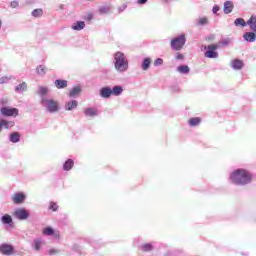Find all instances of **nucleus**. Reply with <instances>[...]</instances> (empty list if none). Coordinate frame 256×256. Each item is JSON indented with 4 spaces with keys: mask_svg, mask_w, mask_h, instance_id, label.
I'll return each mask as SVG.
<instances>
[{
    "mask_svg": "<svg viewBox=\"0 0 256 256\" xmlns=\"http://www.w3.org/2000/svg\"><path fill=\"white\" fill-rule=\"evenodd\" d=\"M253 176L245 169H237L230 174V181L235 185H247Z\"/></svg>",
    "mask_w": 256,
    "mask_h": 256,
    "instance_id": "obj_1",
    "label": "nucleus"
},
{
    "mask_svg": "<svg viewBox=\"0 0 256 256\" xmlns=\"http://www.w3.org/2000/svg\"><path fill=\"white\" fill-rule=\"evenodd\" d=\"M114 67L119 73H124V71L129 69V61L123 52H116L114 54Z\"/></svg>",
    "mask_w": 256,
    "mask_h": 256,
    "instance_id": "obj_2",
    "label": "nucleus"
},
{
    "mask_svg": "<svg viewBox=\"0 0 256 256\" xmlns=\"http://www.w3.org/2000/svg\"><path fill=\"white\" fill-rule=\"evenodd\" d=\"M41 103L49 113H57L59 111V102L57 100L42 98Z\"/></svg>",
    "mask_w": 256,
    "mask_h": 256,
    "instance_id": "obj_3",
    "label": "nucleus"
},
{
    "mask_svg": "<svg viewBox=\"0 0 256 256\" xmlns=\"http://www.w3.org/2000/svg\"><path fill=\"white\" fill-rule=\"evenodd\" d=\"M205 53L204 56L207 59H217L219 57V53H217V49H219V46L217 44H211L208 46H204Z\"/></svg>",
    "mask_w": 256,
    "mask_h": 256,
    "instance_id": "obj_4",
    "label": "nucleus"
},
{
    "mask_svg": "<svg viewBox=\"0 0 256 256\" xmlns=\"http://www.w3.org/2000/svg\"><path fill=\"white\" fill-rule=\"evenodd\" d=\"M186 41L185 35L182 34L179 37L172 39L171 48L174 49V51H181L185 46Z\"/></svg>",
    "mask_w": 256,
    "mask_h": 256,
    "instance_id": "obj_5",
    "label": "nucleus"
},
{
    "mask_svg": "<svg viewBox=\"0 0 256 256\" xmlns=\"http://www.w3.org/2000/svg\"><path fill=\"white\" fill-rule=\"evenodd\" d=\"M0 115L4 117H17L19 110L17 108L2 107L0 109Z\"/></svg>",
    "mask_w": 256,
    "mask_h": 256,
    "instance_id": "obj_6",
    "label": "nucleus"
},
{
    "mask_svg": "<svg viewBox=\"0 0 256 256\" xmlns=\"http://www.w3.org/2000/svg\"><path fill=\"white\" fill-rule=\"evenodd\" d=\"M0 253L2 255H13V253H15V248L10 244H1Z\"/></svg>",
    "mask_w": 256,
    "mask_h": 256,
    "instance_id": "obj_7",
    "label": "nucleus"
},
{
    "mask_svg": "<svg viewBox=\"0 0 256 256\" xmlns=\"http://www.w3.org/2000/svg\"><path fill=\"white\" fill-rule=\"evenodd\" d=\"M25 198H26V196L23 192L15 193L12 196V201H13V203H15V205H21V203H23L25 201Z\"/></svg>",
    "mask_w": 256,
    "mask_h": 256,
    "instance_id": "obj_8",
    "label": "nucleus"
},
{
    "mask_svg": "<svg viewBox=\"0 0 256 256\" xmlns=\"http://www.w3.org/2000/svg\"><path fill=\"white\" fill-rule=\"evenodd\" d=\"M16 219H20V221H23L25 219L29 218V212L25 209H18L14 213Z\"/></svg>",
    "mask_w": 256,
    "mask_h": 256,
    "instance_id": "obj_9",
    "label": "nucleus"
},
{
    "mask_svg": "<svg viewBox=\"0 0 256 256\" xmlns=\"http://www.w3.org/2000/svg\"><path fill=\"white\" fill-rule=\"evenodd\" d=\"M43 235H48V236L53 235L56 239H59V237H61V234L59 233V231H55L51 227L44 228Z\"/></svg>",
    "mask_w": 256,
    "mask_h": 256,
    "instance_id": "obj_10",
    "label": "nucleus"
},
{
    "mask_svg": "<svg viewBox=\"0 0 256 256\" xmlns=\"http://www.w3.org/2000/svg\"><path fill=\"white\" fill-rule=\"evenodd\" d=\"M3 127L4 129H11V127H15V122L0 119V131H2Z\"/></svg>",
    "mask_w": 256,
    "mask_h": 256,
    "instance_id": "obj_11",
    "label": "nucleus"
},
{
    "mask_svg": "<svg viewBox=\"0 0 256 256\" xmlns=\"http://www.w3.org/2000/svg\"><path fill=\"white\" fill-rule=\"evenodd\" d=\"M84 115L86 117H97L99 115V110H97V108H86L84 110Z\"/></svg>",
    "mask_w": 256,
    "mask_h": 256,
    "instance_id": "obj_12",
    "label": "nucleus"
},
{
    "mask_svg": "<svg viewBox=\"0 0 256 256\" xmlns=\"http://www.w3.org/2000/svg\"><path fill=\"white\" fill-rule=\"evenodd\" d=\"M112 94V89L109 87H103L100 90V96L103 97V99H109V97H111Z\"/></svg>",
    "mask_w": 256,
    "mask_h": 256,
    "instance_id": "obj_13",
    "label": "nucleus"
},
{
    "mask_svg": "<svg viewBox=\"0 0 256 256\" xmlns=\"http://www.w3.org/2000/svg\"><path fill=\"white\" fill-rule=\"evenodd\" d=\"M246 25H249L250 29L256 33V16L252 15L250 19L246 22Z\"/></svg>",
    "mask_w": 256,
    "mask_h": 256,
    "instance_id": "obj_14",
    "label": "nucleus"
},
{
    "mask_svg": "<svg viewBox=\"0 0 256 256\" xmlns=\"http://www.w3.org/2000/svg\"><path fill=\"white\" fill-rule=\"evenodd\" d=\"M243 37L245 41H248L249 43H254L256 39V35L254 32H246Z\"/></svg>",
    "mask_w": 256,
    "mask_h": 256,
    "instance_id": "obj_15",
    "label": "nucleus"
},
{
    "mask_svg": "<svg viewBox=\"0 0 256 256\" xmlns=\"http://www.w3.org/2000/svg\"><path fill=\"white\" fill-rule=\"evenodd\" d=\"M73 165H75L73 159H68L63 165L64 171H71L73 169Z\"/></svg>",
    "mask_w": 256,
    "mask_h": 256,
    "instance_id": "obj_16",
    "label": "nucleus"
},
{
    "mask_svg": "<svg viewBox=\"0 0 256 256\" xmlns=\"http://www.w3.org/2000/svg\"><path fill=\"white\" fill-rule=\"evenodd\" d=\"M233 2H231V1H226L225 3H224V13H226V14H229V13H231L232 11H233Z\"/></svg>",
    "mask_w": 256,
    "mask_h": 256,
    "instance_id": "obj_17",
    "label": "nucleus"
},
{
    "mask_svg": "<svg viewBox=\"0 0 256 256\" xmlns=\"http://www.w3.org/2000/svg\"><path fill=\"white\" fill-rule=\"evenodd\" d=\"M20 140H21V134H19V132H14L10 134L11 143H19Z\"/></svg>",
    "mask_w": 256,
    "mask_h": 256,
    "instance_id": "obj_18",
    "label": "nucleus"
},
{
    "mask_svg": "<svg viewBox=\"0 0 256 256\" xmlns=\"http://www.w3.org/2000/svg\"><path fill=\"white\" fill-rule=\"evenodd\" d=\"M54 85H56L57 89H65L67 87V80L58 79L54 82Z\"/></svg>",
    "mask_w": 256,
    "mask_h": 256,
    "instance_id": "obj_19",
    "label": "nucleus"
},
{
    "mask_svg": "<svg viewBox=\"0 0 256 256\" xmlns=\"http://www.w3.org/2000/svg\"><path fill=\"white\" fill-rule=\"evenodd\" d=\"M188 123L190 127H197V125L201 123V118L200 117L190 118L188 120Z\"/></svg>",
    "mask_w": 256,
    "mask_h": 256,
    "instance_id": "obj_20",
    "label": "nucleus"
},
{
    "mask_svg": "<svg viewBox=\"0 0 256 256\" xmlns=\"http://www.w3.org/2000/svg\"><path fill=\"white\" fill-rule=\"evenodd\" d=\"M72 29L74 31H81V29H85V22L84 21H78L73 26Z\"/></svg>",
    "mask_w": 256,
    "mask_h": 256,
    "instance_id": "obj_21",
    "label": "nucleus"
},
{
    "mask_svg": "<svg viewBox=\"0 0 256 256\" xmlns=\"http://www.w3.org/2000/svg\"><path fill=\"white\" fill-rule=\"evenodd\" d=\"M231 65L233 69H243V61L239 59L233 60Z\"/></svg>",
    "mask_w": 256,
    "mask_h": 256,
    "instance_id": "obj_22",
    "label": "nucleus"
},
{
    "mask_svg": "<svg viewBox=\"0 0 256 256\" xmlns=\"http://www.w3.org/2000/svg\"><path fill=\"white\" fill-rule=\"evenodd\" d=\"M121 93H123V87H121V86H114L112 88V95L119 96V95H121Z\"/></svg>",
    "mask_w": 256,
    "mask_h": 256,
    "instance_id": "obj_23",
    "label": "nucleus"
},
{
    "mask_svg": "<svg viewBox=\"0 0 256 256\" xmlns=\"http://www.w3.org/2000/svg\"><path fill=\"white\" fill-rule=\"evenodd\" d=\"M234 25H236V27H239V25H241V27H247V22H245V19L243 18H237L234 21Z\"/></svg>",
    "mask_w": 256,
    "mask_h": 256,
    "instance_id": "obj_24",
    "label": "nucleus"
},
{
    "mask_svg": "<svg viewBox=\"0 0 256 256\" xmlns=\"http://www.w3.org/2000/svg\"><path fill=\"white\" fill-rule=\"evenodd\" d=\"M66 110L67 111H71L72 109H76V107H77V101L76 100H73V101H71V102H68V103H66Z\"/></svg>",
    "mask_w": 256,
    "mask_h": 256,
    "instance_id": "obj_25",
    "label": "nucleus"
},
{
    "mask_svg": "<svg viewBox=\"0 0 256 256\" xmlns=\"http://www.w3.org/2000/svg\"><path fill=\"white\" fill-rule=\"evenodd\" d=\"M151 65V58H145L143 63H142V69L143 71H147Z\"/></svg>",
    "mask_w": 256,
    "mask_h": 256,
    "instance_id": "obj_26",
    "label": "nucleus"
},
{
    "mask_svg": "<svg viewBox=\"0 0 256 256\" xmlns=\"http://www.w3.org/2000/svg\"><path fill=\"white\" fill-rule=\"evenodd\" d=\"M2 223H4L5 225H9V223H13V218L11 217V215H4L2 217Z\"/></svg>",
    "mask_w": 256,
    "mask_h": 256,
    "instance_id": "obj_27",
    "label": "nucleus"
},
{
    "mask_svg": "<svg viewBox=\"0 0 256 256\" xmlns=\"http://www.w3.org/2000/svg\"><path fill=\"white\" fill-rule=\"evenodd\" d=\"M177 71H179V73H182V74H187L189 73L190 70H189V66L181 65V66H178Z\"/></svg>",
    "mask_w": 256,
    "mask_h": 256,
    "instance_id": "obj_28",
    "label": "nucleus"
},
{
    "mask_svg": "<svg viewBox=\"0 0 256 256\" xmlns=\"http://www.w3.org/2000/svg\"><path fill=\"white\" fill-rule=\"evenodd\" d=\"M38 93L41 95V97H44V95H47L49 93V88L45 86H40Z\"/></svg>",
    "mask_w": 256,
    "mask_h": 256,
    "instance_id": "obj_29",
    "label": "nucleus"
},
{
    "mask_svg": "<svg viewBox=\"0 0 256 256\" xmlns=\"http://www.w3.org/2000/svg\"><path fill=\"white\" fill-rule=\"evenodd\" d=\"M43 16V9L38 8L32 11V17H42Z\"/></svg>",
    "mask_w": 256,
    "mask_h": 256,
    "instance_id": "obj_30",
    "label": "nucleus"
},
{
    "mask_svg": "<svg viewBox=\"0 0 256 256\" xmlns=\"http://www.w3.org/2000/svg\"><path fill=\"white\" fill-rule=\"evenodd\" d=\"M80 93H81V88L80 87H74L70 91L69 95H70V97H75V95H79Z\"/></svg>",
    "mask_w": 256,
    "mask_h": 256,
    "instance_id": "obj_31",
    "label": "nucleus"
},
{
    "mask_svg": "<svg viewBox=\"0 0 256 256\" xmlns=\"http://www.w3.org/2000/svg\"><path fill=\"white\" fill-rule=\"evenodd\" d=\"M141 249H142V251H144V253H147L149 251H153V245H151V244H143L141 246Z\"/></svg>",
    "mask_w": 256,
    "mask_h": 256,
    "instance_id": "obj_32",
    "label": "nucleus"
},
{
    "mask_svg": "<svg viewBox=\"0 0 256 256\" xmlns=\"http://www.w3.org/2000/svg\"><path fill=\"white\" fill-rule=\"evenodd\" d=\"M16 91H27V83L23 82L16 87Z\"/></svg>",
    "mask_w": 256,
    "mask_h": 256,
    "instance_id": "obj_33",
    "label": "nucleus"
},
{
    "mask_svg": "<svg viewBox=\"0 0 256 256\" xmlns=\"http://www.w3.org/2000/svg\"><path fill=\"white\" fill-rule=\"evenodd\" d=\"M45 66L43 65H39L37 68H36V71L38 73V75H45Z\"/></svg>",
    "mask_w": 256,
    "mask_h": 256,
    "instance_id": "obj_34",
    "label": "nucleus"
},
{
    "mask_svg": "<svg viewBox=\"0 0 256 256\" xmlns=\"http://www.w3.org/2000/svg\"><path fill=\"white\" fill-rule=\"evenodd\" d=\"M35 250L39 251L41 249L42 242L39 239L34 240Z\"/></svg>",
    "mask_w": 256,
    "mask_h": 256,
    "instance_id": "obj_35",
    "label": "nucleus"
},
{
    "mask_svg": "<svg viewBox=\"0 0 256 256\" xmlns=\"http://www.w3.org/2000/svg\"><path fill=\"white\" fill-rule=\"evenodd\" d=\"M207 23H209L207 17L200 18L198 21V25H207Z\"/></svg>",
    "mask_w": 256,
    "mask_h": 256,
    "instance_id": "obj_36",
    "label": "nucleus"
},
{
    "mask_svg": "<svg viewBox=\"0 0 256 256\" xmlns=\"http://www.w3.org/2000/svg\"><path fill=\"white\" fill-rule=\"evenodd\" d=\"M49 209L52 211H57V209H59V205H57L55 202H50Z\"/></svg>",
    "mask_w": 256,
    "mask_h": 256,
    "instance_id": "obj_37",
    "label": "nucleus"
},
{
    "mask_svg": "<svg viewBox=\"0 0 256 256\" xmlns=\"http://www.w3.org/2000/svg\"><path fill=\"white\" fill-rule=\"evenodd\" d=\"M101 15H105V13H109V8L107 6H103L99 9Z\"/></svg>",
    "mask_w": 256,
    "mask_h": 256,
    "instance_id": "obj_38",
    "label": "nucleus"
},
{
    "mask_svg": "<svg viewBox=\"0 0 256 256\" xmlns=\"http://www.w3.org/2000/svg\"><path fill=\"white\" fill-rule=\"evenodd\" d=\"M154 65L157 67L159 65H163V59L161 58H157L155 61H154Z\"/></svg>",
    "mask_w": 256,
    "mask_h": 256,
    "instance_id": "obj_39",
    "label": "nucleus"
},
{
    "mask_svg": "<svg viewBox=\"0 0 256 256\" xmlns=\"http://www.w3.org/2000/svg\"><path fill=\"white\" fill-rule=\"evenodd\" d=\"M176 59H177L178 61H181V60L185 59V56H184L183 54H181V53H177V54H176Z\"/></svg>",
    "mask_w": 256,
    "mask_h": 256,
    "instance_id": "obj_40",
    "label": "nucleus"
},
{
    "mask_svg": "<svg viewBox=\"0 0 256 256\" xmlns=\"http://www.w3.org/2000/svg\"><path fill=\"white\" fill-rule=\"evenodd\" d=\"M48 253H49V255H57V253H59V250L50 249Z\"/></svg>",
    "mask_w": 256,
    "mask_h": 256,
    "instance_id": "obj_41",
    "label": "nucleus"
},
{
    "mask_svg": "<svg viewBox=\"0 0 256 256\" xmlns=\"http://www.w3.org/2000/svg\"><path fill=\"white\" fill-rule=\"evenodd\" d=\"M92 20H93V15L88 14V16L86 17V21H92Z\"/></svg>",
    "mask_w": 256,
    "mask_h": 256,
    "instance_id": "obj_42",
    "label": "nucleus"
},
{
    "mask_svg": "<svg viewBox=\"0 0 256 256\" xmlns=\"http://www.w3.org/2000/svg\"><path fill=\"white\" fill-rule=\"evenodd\" d=\"M147 3V0H138L139 5H145Z\"/></svg>",
    "mask_w": 256,
    "mask_h": 256,
    "instance_id": "obj_43",
    "label": "nucleus"
},
{
    "mask_svg": "<svg viewBox=\"0 0 256 256\" xmlns=\"http://www.w3.org/2000/svg\"><path fill=\"white\" fill-rule=\"evenodd\" d=\"M10 5H11V7L15 8V6H16V5H19V3H18V2H16V1H13V2H11V4H10Z\"/></svg>",
    "mask_w": 256,
    "mask_h": 256,
    "instance_id": "obj_44",
    "label": "nucleus"
},
{
    "mask_svg": "<svg viewBox=\"0 0 256 256\" xmlns=\"http://www.w3.org/2000/svg\"><path fill=\"white\" fill-rule=\"evenodd\" d=\"M219 11V6H214L213 7V13H217Z\"/></svg>",
    "mask_w": 256,
    "mask_h": 256,
    "instance_id": "obj_45",
    "label": "nucleus"
},
{
    "mask_svg": "<svg viewBox=\"0 0 256 256\" xmlns=\"http://www.w3.org/2000/svg\"><path fill=\"white\" fill-rule=\"evenodd\" d=\"M208 41H213V38H208Z\"/></svg>",
    "mask_w": 256,
    "mask_h": 256,
    "instance_id": "obj_46",
    "label": "nucleus"
},
{
    "mask_svg": "<svg viewBox=\"0 0 256 256\" xmlns=\"http://www.w3.org/2000/svg\"><path fill=\"white\" fill-rule=\"evenodd\" d=\"M0 27H1V20H0Z\"/></svg>",
    "mask_w": 256,
    "mask_h": 256,
    "instance_id": "obj_47",
    "label": "nucleus"
}]
</instances>
